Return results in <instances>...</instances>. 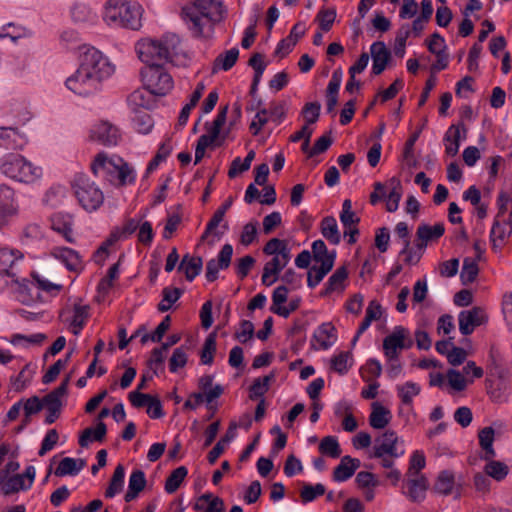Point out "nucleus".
I'll list each match as a JSON object with an SVG mask.
<instances>
[{
	"instance_id": "nucleus-9",
	"label": "nucleus",
	"mask_w": 512,
	"mask_h": 512,
	"mask_svg": "<svg viewBox=\"0 0 512 512\" xmlns=\"http://www.w3.org/2000/svg\"><path fill=\"white\" fill-rule=\"evenodd\" d=\"M398 436L393 430H386L382 435L374 440L373 454L374 458H383L388 455L391 458H399L404 451L397 450Z\"/></svg>"
},
{
	"instance_id": "nucleus-21",
	"label": "nucleus",
	"mask_w": 512,
	"mask_h": 512,
	"mask_svg": "<svg viewBox=\"0 0 512 512\" xmlns=\"http://www.w3.org/2000/svg\"><path fill=\"white\" fill-rule=\"evenodd\" d=\"M312 340H316L324 350L330 348L337 340L336 328L331 322L322 323L314 331Z\"/></svg>"
},
{
	"instance_id": "nucleus-59",
	"label": "nucleus",
	"mask_w": 512,
	"mask_h": 512,
	"mask_svg": "<svg viewBox=\"0 0 512 512\" xmlns=\"http://www.w3.org/2000/svg\"><path fill=\"white\" fill-rule=\"evenodd\" d=\"M117 233L118 232L113 229L107 239L103 241L93 252V256H102L103 254L109 255L110 253H113L114 250L110 248L115 246V244L120 240Z\"/></svg>"
},
{
	"instance_id": "nucleus-63",
	"label": "nucleus",
	"mask_w": 512,
	"mask_h": 512,
	"mask_svg": "<svg viewBox=\"0 0 512 512\" xmlns=\"http://www.w3.org/2000/svg\"><path fill=\"white\" fill-rule=\"evenodd\" d=\"M178 272H183L188 281L194 280L197 276L196 258H182L181 263L178 265Z\"/></svg>"
},
{
	"instance_id": "nucleus-22",
	"label": "nucleus",
	"mask_w": 512,
	"mask_h": 512,
	"mask_svg": "<svg viewBox=\"0 0 512 512\" xmlns=\"http://www.w3.org/2000/svg\"><path fill=\"white\" fill-rule=\"evenodd\" d=\"M304 33L305 30L300 29V24H295L292 27L289 35L286 38L282 39L277 44L275 55L280 56L281 58L288 55L292 51L293 47L296 45L298 40L304 35Z\"/></svg>"
},
{
	"instance_id": "nucleus-54",
	"label": "nucleus",
	"mask_w": 512,
	"mask_h": 512,
	"mask_svg": "<svg viewBox=\"0 0 512 512\" xmlns=\"http://www.w3.org/2000/svg\"><path fill=\"white\" fill-rule=\"evenodd\" d=\"M362 378L366 382H370L373 378H378L382 373V365L377 359H369L361 368Z\"/></svg>"
},
{
	"instance_id": "nucleus-2",
	"label": "nucleus",
	"mask_w": 512,
	"mask_h": 512,
	"mask_svg": "<svg viewBox=\"0 0 512 512\" xmlns=\"http://www.w3.org/2000/svg\"><path fill=\"white\" fill-rule=\"evenodd\" d=\"M114 72L112 66L102 53L94 47L87 48L81 55L77 71L70 76L66 87L80 96H89L98 90L101 81Z\"/></svg>"
},
{
	"instance_id": "nucleus-12",
	"label": "nucleus",
	"mask_w": 512,
	"mask_h": 512,
	"mask_svg": "<svg viewBox=\"0 0 512 512\" xmlns=\"http://www.w3.org/2000/svg\"><path fill=\"white\" fill-rule=\"evenodd\" d=\"M120 137L119 129L107 121L94 125L90 131L92 141L108 147L117 145Z\"/></svg>"
},
{
	"instance_id": "nucleus-24",
	"label": "nucleus",
	"mask_w": 512,
	"mask_h": 512,
	"mask_svg": "<svg viewBox=\"0 0 512 512\" xmlns=\"http://www.w3.org/2000/svg\"><path fill=\"white\" fill-rule=\"evenodd\" d=\"M479 445L483 450V455H481V459L483 460H491L496 457V451L493 447L494 439H495V431L493 427L487 426L482 428L478 433Z\"/></svg>"
},
{
	"instance_id": "nucleus-46",
	"label": "nucleus",
	"mask_w": 512,
	"mask_h": 512,
	"mask_svg": "<svg viewBox=\"0 0 512 512\" xmlns=\"http://www.w3.org/2000/svg\"><path fill=\"white\" fill-rule=\"evenodd\" d=\"M78 461L75 458H63L55 470V475L63 477L66 475L75 476L80 472V467H77Z\"/></svg>"
},
{
	"instance_id": "nucleus-15",
	"label": "nucleus",
	"mask_w": 512,
	"mask_h": 512,
	"mask_svg": "<svg viewBox=\"0 0 512 512\" xmlns=\"http://www.w3.org/2000/svg\"><path fill=\"white\" fill-rule=\"evenodd\" d=\"M335 258H313L314 264L307 272V285L310 288H315L331 271L334 265Z\"/></svg>"
},
{
	"instance_id": "nucleus-47",
	"label": "nucleus",
	"mask_w": 512,
	"mask_h": 512,
	"mask_svg": "<svg viewBox=\"0 0 512 512\" xmlns=\"http://www.w3.org/2000/svg\"><path fill=\"white\" fill-rule=\"evenodd\" d=\"M397 389L398 396L405 405H410L412 403L413 396H417L421 391L420 386L412 381L406 382L403 386H399Z\"/></svg>"
},
{
	"instance_id": "nucleus-61",
	"label": "nucleus",
	"mask_w": 512,
	"mask_h": 512,
	"mask_svg": "<svg viewBox=\"0 0 512 512\" xmlns=\"http://www.w3.org/2000/svg\"><path fill=\"white\" fill-rule=\"evenodd\" d=\"M447 378L449 385L456 391H463L467 386V380L456 369H449L447 371Z\"/></svg>"
},
{
	"instance_id": "nucleus-4",
	"label": "nucleus",
	"mask_w": 512,
	"mask_h": 512,
	"mask_svg": "<svg viewBox=\"0 0 512 512\" xmlns=\"http://www.w3.org/2000/svg\"><path fill=\"white\" fill-rule=\"evenodd\" d=\"M95 176L102 177L110 184L122 187L135 182L136 174L130 165L122 158L109 159L104 153H99L91 164Z\"/></svg>"
},
{
	"instance_id": "nucleus-53",
	"label": "nucleus",
	"mask_w": 512,
	"mask_h": 512,
	"mask_svg": "<svg viewBox=\"0 0 512 512\" xmlns=\"http://www.w3.org/2000/svg\"><path fill=\"white\" fill-rule=\"evenodd\" d=\"M321 104L318 101L308 102L303 108L301 114L305 119V125L309 127V125L314 124L318 121L320 117Z\"/></svg>"
},
{
	"instance_id": "nucleus-11",
	"label": "nucleus",
	"mask_w": 512,
	"mask_h": 512,
	"mask_svg": "<svg viewBox=\"0 0 512 512\" xmlns=\"http://www.w3.org/2000/svg\"><path fill=\"white\" fill-rule=\"evenodd\" d=\"M233 198L228 197L223 204L215 211L212 218L207 223L206 229L200 238V243L197 245L199 248L201 245L207 243L208 245H213L215 241L219 240V234L216 232L217 227L220 222L223 220L225 213L232 206Z\"/></svg>"
},
{
	"instance_id": "nucleus-13",
	"label": "nucleus",
	"mask_w": 512,
	"mask_h": 512,
	"mask_svg": "<svg viewBox=\"0 0 512 512\" xmlns=\"http://www.w3.org/2000/svg\"><path fill=\"white\" fill-rule=\"evenodd\" d=\"M370 54L373 61L372 74H382L392 59L391 51L383 41H376L370 46Z\"/></svg>"
},
{
	"instance_id": "nucleus-31",
	"label": "nucleus",
	"mask_w": 512,
	"mask_h": 512,
	"mask_svg": "<svg viewBox=\"0 0 512 512\" xmlns=\"http://www.w3.org/2000/svg\"><path fill=\"white\" fill-rule=\"evenodd\" d=\"M292 252L287 240L279 238L270 239L263 247V253L266 256H282L287 257Z\"/></svg>"
},
{
	"instance_id": "nucleus-48",
	"label": "nucleus",
	"mask_w": 512,
	"mask_h": 512,
	"mask_svg": "<svg viewBox=\"0 0 512 512\" xmlns=\"http://www.w3.org/2000/svg\"><path fill=\"white\" fill-rule=\"evenodd\" d=\"M89 307L87 305L76 304L74 306V317L71 322L73 326V334L78 335L85 325V320L88 318Z\"/></svg>"
},
{
	"instance_id": "nucleus-1",
	"label": "nucleus",
	"mask_w": 512,
	"mask_h": 512,
	"mask_svg": "<svg viewBox=\"0 0 512 512\" xmlns=\"http://www.w3.org/2000/svg\"><path fill=\"white\" fill-rule=\"evenodd\" d=\"M139 59L146 64L141 69L145 89L156 96H165L173 88L172 76L160 63L171 62L183 54L180 38L176 34H165L160 40L142 39L136 44Z\"/></svg>"
},
{
	"instance_id": "nucleus-50",
	"label": "nucleus",
	"mask_w": 512,
	"mask_h": 512,
	"mask_svg": "<svg viewBox=\"0 0 512 512\" xmlns=\"http://www.w3.org/2000/svg\"><path fill=\"white\" fill-rule=\"evenodd\" d=\"M66 188L61 185L52 186L45 194L44 202L51 207H57L66 196Z\"/></svg>"
},
{
	"instance_id": "nucleus-29",
	"label": "nucleus",
	"mask_w": 512,
	"mask_h": 512,
	"mask_svg": "<svg viewBox=\"0 0 512 512\" xmlns=\"http://www.w3.org/2000/svg\"><path fill=\"white\" fill-rule=\"evenodd\" d=\"M31 276H32V278L34 280L33 282L30 281V283L32 284V286H31V296H29L27 294H20L23 297L21 299V301L23 303H28L29 300L33 299V289L35 287L37 289L43 290L45 292H52L53 290L60 291L62 289V285L54 284V283H52V282L42 278L37 272H32Z\"/></svg>"
},
{
	"instance_id": "nucleus-39",
	"label": "nucleus",
	"mask_w": 512,
	"mask_h": 512,
	"mask_svg": "<svg viewBox=\"0 0 512 512\" xmlns=\"http://www.w3.org/2000/svg\"><path fill=\"white\" fill-rule=\"evenodd\" d=\"M133 125L138 133L148 134L151 132L154 122L151 115L147 112L137 111L133 118Z\"/></svg>"
},
{
	"instance_id": "nucleus-40",
	"label": "nucleus",
	"mask_w": 512,
	"mask_h": 512,
	"mask_svg": "<svg viewBox=\"0 0 512 512\" xmlns=\"http://www.w3.org/2000/svg\"><path fill=\"white\" fill-rule=\"evenodd\" d=\"M30 489V484H26V480H23V476L20 474L9 477L3 488L1 489L4 495H11L21 490L26 491Z\"/></svg>"
},
{
	"instance_id": "nucleus-34",
	"label": "nucleus",
	"mask_w": 512,
	"mask_h": 512,
	"mask_svg": "<svg viewBox=\"0 0 512 512\" xmlns=\"http://www.w3.org/2000/svg\"><path fill=\"white\" fill-rule=\"evenodd\" d=\"M483 258H464L462 270L460 273L461 281L464 285L473 283L479 273L478 261Z\"/></svg>"
},
{
	"instance_id": "nucleus-6",
	"label": "nucleus",
	"mask_w": 512,
	"mask_h": 512,
	"mask_svg": "<svg viewBox=\"0 0 512 512\" xmlns=\"http://www.w3.org/2000/svg\"><path fill=\"white\" fill-rule=\"evenodd\" d=\"M0 170L6 177L26 184L35 182L42 175L40 167L34 166L24 156L13 153L1 159Z\"/></svg>"
},
{
	"instance_id": "nucleus-45",
	"label": "nucleus",
	"mask_w": 512,
	"mask_h": 512,
	"mask_svg": "<svg viewBox=\"0 0 512 512\" xmlns=\"http://www.w3.org/2000/svg\"><path fill=\"white\" fill-rule=\"evenodd\" d=\"M335 19H336V9L335 8H322L318 12L315 20L318 22L319 28L322 31L328 32L331 30Z\"/></svg>"
},
{
	"instance_id": "nucleus-20",
	"label": "nucleus",
	"mask_w": 512,
	"mask_h": 512,
	"mask_svg": "<svg viewBox=\"0 0 512 512\" xmlns=\"http://www.w3.org/2000/svg\"><path fill=\"white\" fill-rule=\"evenodd\" d=\"M460 130L464 133L467 132V128L462 121L456 125H451L444 135V141L450 142V144L445 145V152L449 156L454 157L458 154L460 147Z\"/></svg>"
},
{
	"instance_id": "nucleus-8",
	"label": "nucleus",
	"mask_w": 512,
	"mask_h": 512,
	"mask_svg": "<svg viewBox=\"0 0 512 512\" xmlns=\"http://www.w3.org/2000/svg\"><path fill=\"white\" fill-rule=\"evenodd\" d=\"M445 233L444 223L439 222L431 226L425 223L418 225L410 256L422 255L429 244L437 242Z\"/></svg>"
},
{
	"instance_id": "nucleus-49",
	"label": "nucleus",
	"mask_w": 512,
	"mask_h": 512,
	"mask_svg": "<svg viewBox=\"0 0 512 512\" xmlns=\"http://www.w3.org/2000/svg\"><path fill=\"white\" fill-rule=\"evenodd\" d=\"M349 359H351V352H341L331 359V368L340 375H345L352 366V363H349Z\"/></svg>"
},
{
	"instance_id": "nucleus-52",
	"label": "nucleus",
	"mask_w": 512,
	"mask_h": 512,
	"mask_svg": "<svg viewBox=\"0 0 512 512\" xmlns=\"http://www.w3.org/2000/svg\"><path fill=\"white\" fill-rule=\"evenodd\" d=\"M411 34V30L408 24L402 25V27L398 30L395 45H394V53L397 57L403 58L405 55V47L406 41Z\"/></svg>"
},
{
	"instance_id": "nucleus-35",
	"label": "nucleus",
	"mask_w": 512,
	"mask_h": 512,
	"mask_svg": "<svg viewBox=\"0 0 512 512\" xmlns=\"http://www.w3.org/2000/svg\"><path fill=\"white\" fill-rule=\"evenodd\" d=\"M348 273L346 268H338L328 279L325 289L322 291V296H327L334 291L344 289V281L347 278Z\"/></svg>"
},
{
	"instance_id": "nucleus-57",
	"label": "nucleus",
	"mask_w": 512,
	"mask_h": 512,
	"mask_svg": "<svg viewBox=\"0 0 512 512\" xmlns=\"http://www.w3.org/2000/svg\"><path fill=\"white\" fill-rule=\"evenodd\" d=\"M325 491V486L321 483H317L316 485L306 484L301 491V498L303 502H312L318 496L323 495Z\"/></svg>"
},
{
	"instance_id": "nucleus-16",
	"label": "nucleus",
	"mask_w": 512,
	"mask_h": 512,
	"mask_svg": "<svg viewBox=\"0 0 512 512\" xmlns=\"http://www.w3.org/2000/svg\"><path fill=\"white\" fill-rule=\"evenodd\" d=\"M406 328L395 326L392 333L383 340V351L387 359H395L399 356V350H403V340Z\"/></svg>"
},
{
	"instance_id": "nucleus-10",
	"label": "nucleus",
	"mask_w": 512,
	"mask_h": 512,
	"mask_svg": "<svg viewBox=\"0 0 512 512\" xmlns=\"http://www.w3.org/2000/svg\"><path fill=\"white\" fill-rule=\"evenodd\" d=\"M487 320L486 312L479 306L463 310L458 315L459 331L462 335L468 336L473 333L476 327L485 324Z\"/></svg>"
},
{
	"instance_id": "nucleus-26",
	"label": "nucleus",
	"mask_w": 512,
	"mask_h": 512,
	"mask_svg": "<svg viewBox=\"0 0 512 512\" xmlns=\"http://www.w3.org/2000/svg\"><path fill=\"white\" fill-rule=\"evenodd\" d=\"M107 433V426L104 422L98 421L95 428H86L79 437V445L83 448L88 447L91 441L102 442Z\"/></svg>"
},
{
	"instance_id": "nucleus-23",
	"label": "nucleus",
	"mask_w": 512,
	"mask_h": 512,
	"mask_svg": "<svg viewBox=\"0 0 512 512\" xmlns=\"http://www.w3.org/2000/svg\"><path fill=\"white\" fill-rule=\"evenodd\" d=\"M290 258H272L267 262L263 269L262 283L271 286L278 279V274L286 267Z\"/></svg>"
},
{
	"instance_id": "nucleus-32",
	"label": "nucleus",
	"mask_w": 512,
	"mask_h": 512,
	"mask_svg": "<svg viewBox=\"0 0 512 512\" xmlns=\"http://www.w3.org/2000/svg\"><path fill=\"white\" fill-rule=\"evenodd\" d=\"M15 213L14 191L6 184H0V217Z\"/></svg>"
},
{
	"instance_id": "nucleus-30",
	"label": "nucleus",
	"mask_w": 512,
	"mask_h": 512,
	"mask_svg": "<svg viewBox=\"0 0 512 512\" xmlns=\"http://www.w3.org/2000/svg\"><path fill=\"white\" fill-rule=\"evenodd\" d=\"M238 57L239 50L236 47L219 54L214 60L213 72L215 73L218 70H230L236 64Z\"/></svg>"
},
{
	"instance_id": "nucleus-28",
	"label": "nucleus",
	"mask_w": 512,
	"mask_h": 512,
	"mask_svg": "<svg viewBox=\"0 0 512 512\" xmlns=\"http://www.w3.org/2000/svg\"><path fill=\"white\" fill-rule=\"evenodd\" d=\"M320 231L322 236L331 244L337 245L341 241V233L333 216H326L321 220Z\"/></svg>"
},
{
	"instance_id": "nucleus-37",
	"label": "nucleus",
	"mask_w": 512,
	"mask_h": 512,
	"mask_svg": "<svg viewBox=\"0 0 512 512\" xmlns=\"http://www.w3.org/2000/svg\"><path fill=\"white\" fill-rule=\"evenodd\" d=\"M486 461L487 464L484 467V471L489 478L491 477L496 481L505 479L509 472V467L505 463L493 459Z\"/></svg>"
},
{
	"instance_id": "nucleus-27",
	"label": "nucleus",
	"mask_w": 512,
	"mask_h": 512,
	"mask_svg": "<svg viewBox=\"0 0 512 512\" xmlns=\"http://www.w3.org/2000/svg\"><path fill=\"white\" fill-rule=\"evenodd\" d=\"M455 486V475L451 470H442L439 472L433 490L443 496L452 494Z\"/></svg>"
},
{
	"instance_id": "nucleus-60",
	"label": "nucleus",
	"mask_w": 512,
	"mask_h": 512,
	"mask_svg": "<svg viewBox=\"0 0 512 512\" xmlns=\"http://www.w3.org/2000/svg\"><path fill=\"white\" fill-rule=\"evenodd\" d=\"M59 440V434L56 429H50L42 440L41 447L38 451L39 456H44L51 451Z\"/></svg>"
},
{
	"instance_id": "nucleus-58",
	"label": "nucleus",
	"mask_w": 512,
	"mask_h": 512,
	"mask_svg": "<svg viewBox=\"0 0 512 512\" xmlns=\"http://www.w3.org/2000/svg\"><path fill=\"white\" fill-rule=\"evenodd\" d=\"M395 233L399 238L403 240V249L399 252L398 256H404L408 254L410 256V240H409V228L406 222H399L395 227Z\"/></svg>"
},
{
	"instance_id": "nucleus-25",
	"label": "nucleus",
	"mask_w": 512,
	"mask_h": 512,
	"mask_svg": "<svg viewBox=\"0 0 512 512\" xmlns=\"http://www.w3.org/2000/svg\"><path fill=\"white\" fill-rule=\"evenodd\" d=\"M391 411L379 402L372 403V412L369 416V424L374 429H384L391 421Z\"/></svg>"
},
{
	"instance_id": "nucleus-19",
	"label": "nucleus",
	"mask_w": 512,
	"mask_h": 512,
	"mask_svg": "<svg viewBox=\"0 0 512 512\" xmlns=\"http://www.w3.org/2000/svg\"><path fill=\"white\" fill-rule=\"evenodd\" d=\"M73 216L68 213L58 212L51 216V227L54 231L63 235L68 242H72Z\"/></svg>"
},
{
	"instance_id": "nucleus-36",
	"label": "nucleus",
	"mask_w": 512,
	"mask_h": 512,
	"mask_svg": "<svg viewBox=\"0 0 512 512\" xmlns=\"http://www.w3.org/2000/svg\"><path fill=\"white\" fill-rule=\"evenodd\" d=\"M187 474L188 469L185 466H179L178 468L173 470L165 481V491L168 494L175 493L182 484V482L184 481Z\"/></svg>"
},
{
	"instance_id": "nucleus-5",
	"label": "nucleus",
	"mask_w": 512,
	"mask_h": 512,
	"mask_svg": "<svg viewBox=\"0 0 512 512\" xmlns=\"http://www.w3.org/2000/svg\"><path fill=\"white\" fill-rule=\"evenodd\" d=\"M222 11V3L219 0H195L191 5L182 8L181 16L189 25L192 35L199 38L203 35L202 19L219 21Z\"/></svg>"
},
{
	"instance_id": "nucleus-44",
	"label": "nucleus",
	"mask_w": 512,
	"mask_h": 512,
	"mask_svg": "<svg viewBox=\"0 0 512 512\" xmlns=\"http://www.w3.org/2000/svg\"><path fill=\"white\" fill-rule=\"evenodd\" d=\"M319 451L332 458H338L341 455L339 442L334 436L324 437L320 442Z\"/></svg>"
},
{
	"instance_id": "nucleus-33",
	"label": "nucleus",
	"mask_w": 512,
	"mask_h": 512,
	"mask_svg": "<svg viewBox=\"0 0 512 512\" xmlns=\"http://www.w3.org/2000/svg\"><path fill=\"white\" fill-rule=\"evenodd\" d=\"M125 468L122 464H118L110 479L109 485L105 490L106 498H113L116 494L120 493L124 487Z\"/></svg>"
},
{
	"instance_id": "nucleus-64",
	"label": "nucleus",
	"mask_w": 512,
	"mask_h": 512,
	"mask_svg": "<svg viewBox=\"0 0 512 512\" xmlns=\"http://www.w3.org/2000/svg\"><path fill=\"white\" fill-rule=\"evenodd\" d=\"M453 417L455 422H457L463 428L468 427L473 420L472 411L467 406H461L457 408L454 412Z\"/></svg>"
},
{
	"instance_id": "nucleus-7",
	"label": "nucleus",
	"mask_w": 512,
	"mask_h": 512,
	"mask_svg": "<svg viewBox=\"0 0 512 512\" xmlns=\"http://www.w3.org/2000/svg\"><path fill=\"white\" fill-rule=\"evenodd\" d=\"M74 195L80 206L88 211H96L104 201V194L101 189L91 182L84 173H77L71 182Z\"/></svg>"
},
{
	"instance_id": "nucleus-14",
	"label": "nucleus",
	"mask_w": 512,
	"mask_h": 512,
	"mask_svg": "<svg viewBox=\"0 0 512 512\" xmlns=\"http://www.w3.org/2000/svg\"><path fill=\"white\" fill-rule=\"evenodd\" d=\"M429 488V481L425 475L420 479H406L403 482V494L414 503H421L426 498V492Z\"/></svg>"
},
{
	"instance_id": "nucleus-43",
	"label": "nucleus",
	"mask_w": 512,
	"mask_h": 512,
	"mask_svg": "<svg viewBox=\"0 0 512 512\" xmlns=\"http://www.w3.org/2000/svg\"><path fill=\"white\" fill-rule=\"evenodd\" d=\"M182 294V291L179 288H169L166 287L162 291L163 299L158 304L157 308L160 312H167L171 309L172 305L178 301Z\"/></svg>"
},
{
	"instance_id": "nucleus-41",
	"label": "nucleus",
	"mask_w": 512,
	"mask_h": 512,
	"mask_svg": "<svg viewBox=\"0 0 512 512\" xmlns=\"http://www.w3.org/2000/svg\"><path fill=\"white\" fill-rule=\"evenodd\" d=\"M340 221L343 224L344 229L355 227L360 222V218L352 211V202L350 199H345L343 201Z\"/></svg>"
},
{
	"instance_id": "nucleus-51",
	"label": "nucleus",
	"mask_w": 512,
	"mask_h": 512,
	"mask_svg": "<svg viewBox=\"0 0 512 512\" xmlns=\"http://www.w3.org/2000/svg\"><path fill=\"white\" fill-rule=\"evenodd\" d=\"M187 361L188 356L184 346L174 349L172 356L169 359L170 372L176 373L178 369L183 368L187 364Z\"/></svg>"
},
{
	"instance_id": "nucleus-3",
	"label": "nucleus",
	"mask_w": 512,
	"mask_h": 512,
	"mask_svg": "<svg viewBox=\"0 0 512 512\" xmlns=\"http://www.w3.org/2000/svg\"><path fill=\"white\" fill-rule=\"evenodd\" d=\"M143 8L137 2L108 0L103 19L109 26L139 30L142 27Z\"/></svg>"
},
{
	"instance_id": "nucleus-17",
	"label": "nucleus",
	"mask_w": 512,
	"mask_h": 512,
	"mask_svg": "<svg viewBox=\"0 0 512 512\" xmlns=\"http://www.w3.org/2000/svg\"><path fill=\"white\" fill-rule=\"evenodd\" d=\"M26 144L25 137L15 127H0V147L7 150L22 149Z\"/></svg>"
},
{
	"instance_id": "nucleus-42",
	"label": "nucleus",
	"mask_w": 512,
	"mask_h": 512,
	"mask_svg": "<svg viewBox=\"0 0 512 512\" xmlns=\"http://www.w3.org/2000/svg\"><path fill=\"white\" fill-rule=\"evenodd\" d=\"M71 17L75 23H85L92 22L95 19V14L87 5L77 3L71 9Z\"/></svg>"
},
{
	"instance_id": "nucleus-56",
	"label": "nucleus",
	"mask_w": 512,
	"mask_h": 512,
	"mask_svg": "<svg viewBox=\"0 0 512 512\" xmlns=\"http://www.w3.org/2000/svg\"><path fill=\"white\" fill-rule=\"evenodd\" d=\"M147 480L144 471L135 469L132 471L128 481V489L140 494L146 486Z\"/></svg>"
},
{
	"instance_id": "nucleus-62",
	"label": "nucleus",
	"mask_w": 512,
	"mask_h": 512,
	"mask_svg": "<svg viewBox=\"0 0 512 512\" xmlns=\"http://www.w3.org/2000/svg\"><path fill=\"white\" fill-rule=\"evenodd\" d=\"M390 241V231L387 227H381L376 230L375 246L380 253H385L388 250Z\"/></svg>"
},
{
	"instance_id": "nucleus-55",
	"label": "nucleus",
	"mask_w": 512,
	"mask_h": 512,
	"mask_svg": "<svg viewBox=\"0 0 512 512\" xmlns=\"http://www.w3.org/2000/svg\"><path fill=\"white\" fill-rule=\"evenodd\" d=\"M332 143L333 138L331 136V131L326 132L324 135H322L315 141L313 147L308 152V157L312 158L314 156L326 152L332 145Z\"/></svg>"
},
{
	"instance_id": "nucleus-18",
	"label": "nucleus",
	"mask_w": 512,
	"mask_h": 512,
	"mask_svg": "<svg viewBox=\"0 0 512 512\" xmlns=\"http://www.w3.org/2000/svg\"><path fill=\"white\" fill-rule=\"evenodd\" d=\"M154 94L151 91L145 89H137L133 91L127 98V103L133 112H137L139 108H144L146 110L152 109L156 101L154 99Z\"/></svg>"
},
{
	"instance_id": "nucleus-38",
	"label": "nucleus",
	"mask_w": 512,
	"mask_h": 512,
	"mask_svg": "<svg viewBox=\"0 0 512 512\" xmlns=\"http://www.w3.org/2000/svg\"><path fill=\"white\" fill-rule=\"evenodd\" d=\"M216 352V333H210L205 339L204 345L200 353L201 363L204 365H211Z\"/></svg>"
}]
</instances>
